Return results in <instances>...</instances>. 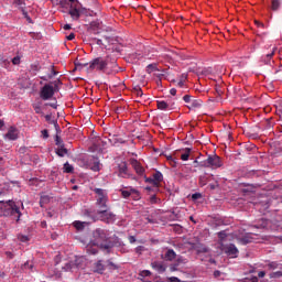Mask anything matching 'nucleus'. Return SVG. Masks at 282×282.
I'll return each instance as SVG.
<instances>
[{
    "mask_svg": "<svg viewBox=\"0 0 282 282\" xmlns=\"http://www.w3.org/2000/svg\"><path fill=\"white\" fill-rule=\"evenodd\" d=\"M170 94L171 96H175L177 94V89L175 88L170 89Z\"/></svg>",
    "mask_w": 282,
    "mask_h": 282,
    "instance_id": "52",
    "label": "nucleus"
},
{
    "mask_svg": "<svg viewBox=\"0 0 282 282\" xmlns=\"http://www.w3.org/2000/svg\"><path fill=\"white\" fill-rule=\"evenodd\" d=\"M236 239L241 246H246L248 243H252L254 239H257V235L249 232V234H236Z\"/></svg>",
    "mask_w": 282,
    "mask_h": 282,
    "instance_id": "8",
    "label": "nucleus"
},
{
    "mask_svg": "<svg viewBox=\"0 0 282 282\" xmlns=\"http://www.w3.org/2000/svg\"><path fill=\"white\" fill-rule=\"evenodd\" d=\"M184 102H191V95H185L183 97Z\"/></svg>",
    "mask_w": 282,
    "mask_h": 282,
    "instance_id": "48",
    "label": "nucleus"
},
{
    "mask_svg": "<svg viewBox=\"0 0 282 282\" xmlns=\"http://www.w3.org/2000/svg\"><path fill=\"white\" fill-rule=\"evenodd\" d=\"M13 6L23 10L25 8V0H13Z\"/></svg>",
    "mask_w": 282,
    "mask_h": 282,
    "instance_id": "25",
    "label": "nucleus"
},
{
    "mask_svg": "<svg viewBox=\"0 0 282 282\" xmlns=\"http://www.w3.org/2000/svg\"><path fill=\"white\" fill-rule=\"evenodd\" d=\"M107 263H108L110 270H118V265L116 263L111 262V260H108Z\"/></svg>",
    "mask_w": 282,
    "mask_h": 282,
    "instance_id": "39",
    "label": "nucleus"
},
{
    "mask_svg": "<svg viewBox=\"0 0 282 282\" xmlns=\"http://www.w3.org/2000/svg\"><path fill=\"white\" fill-rule=\"evenodd\" d=\"M56 154L59 156V158H65V155H67V149L65 147H61L56 150Z\"/></svg>",
    "mask_w": 282,
    "mask_h": 282,
    "instance_id": "24",
    "label": "nucleus"
},
{
    "mask_svg": "<svg viewBox=\"0 0 282 282\" xmlns=\"http://www.w3.org/2000/svg\"><path fill=\"white\" fill-rule=\"evenodd\" d=\"M74 228H76V230H84L85 226H87L86 221H80V220H76L73 223Z\"/></svg>",
    "mask_w": 282,
    "mask_h": 282,
    "instance_id": "22",
    "label": "nucleus"
},
{
    "mask_svg": "<svg viewBox=\"0 0 282 282\" xmlns=\"http://www.w3.org/2000/svg\"><path fill=\"white\" fill-rule=\"evenodd\" d=\"M274 52H276V47H274L271 53L267 54L265 57H263V62L265 63V65H270V61L274 56Z\"/></svg>",
    "mask_w": 282,
    "mask_h": 282,
    "instance_id": "23",
    "label": "nucleus"
},
{
    "mask_svg": "<svg viewBox=\"0 0 282 282\" xmlns=\"http://www.w3.org/2000/svg\"><path fill=\"white\" fill-rule=\"evenodd\" d=\"M76 39V34L74 33H70L68 36H67V41H74Z\"/></svg>",
    "mask_w": 282,
    "mask_h": 282,
    "instance_id": "47",
    "label": "nucleus"
},
{
    "mask_svg": "<svg viewBox=\"0 0 282 282\" xmlns=\"http://www.w3.org/2000/svg\"><path fill=\"white\" fill-rule=\"evenodd\" d=\"M192 199H202V195L199 193H195L192 195Z\"/></svg>",
    "mask_w": 282,
    "mask_h": 282,
    "instance_id": "46",
    "label": "nucleus"
},
{
    "mask_svg": "<svg viewBox=\"0 0 282 282\" xmlns=\"http://www.w3.org/2000/svg\"><path fill=\"white\" fill-rule=\"evenodd\" d=\"M280 6H281V3L279 2V0L272 1V10H279Z\"/></svg>",
    "mask_w": 282,
    "mask_h": 282,
    "instance_id": "36",
    "label": "nucleus"
},
{
    "mask_svg": "<svg viewBox=\"0 0 282 282\" xmlns=\"http://www.w3.org/2000/svg\"><path fill=\"white\" fill-rule=\"evenodd\" d=\"M198 252H208V249L204 247L202 250H198Z\"/></svg>",
    "mask_w": 282,
    "mask_h": 282,
    "instance_id": "63",
    "label": "nucleus"
},
{
    "mask_svg": "<svg viewBox=\"0 0 282 282\" xmlns=\"http://www.w3.org/2000/svg\"><path fill=\"white\" fill-rule=\"evenodd\" d=\"M47 202H50V196L47 195L41 196L40 206H43V204H47Z\"/></svg>",
    "mask_w": 282,
    "mask_h": 282,
    "instance_id": "33",
    "label": "nucleus"
},
{
    "mask_svg": "<svg viewBox=\"0 0 282 282\" xmlns=\"http://www.w3.org/2000/svg\"><path fill=\"white\" fill-rule=\"evenodd\" d=\"M197 107H202V100L195 99L192 101L189 109H197Z\"/></svg>",
    "mask_w": 282,
    "mask_h": 282,
    "instance_id": "30",
    "label": "nucleus"
},
{
    "mask_svg": "<svg viewBox=\"0 0 282 282\" xmlns=\"http://www.w3.org/2000/svg\"><path fill=\"white\" fill-rule=\"evenodd\" d=\"M226 237H228V235L226 234V231H220V232H218V239H220V241H224V239H226Z\"/></svg>",
    "mask_w": 282,
    "mask_h": 282,
    "instance_id": "38",
    "label": "nucleus"
},
{
    "mask_svg": "<svg viewBox=\"0 0 282 282\" xmlns=\"http://www.w3.org/2000/svg\"><path fill=\"white\" fill-rule=\"evenodd\" d=\"M62 12L69 14L73 21H78L82 14H85V8L78 0H62L59 1Z\"/></svg>",
    "mask_w": 282,
    "mask_h": 282,
    "instance_id": "1",
    "label": "nucleus"
},
{
    "mask_svg": "<svg viewBox=\"0 0 282 282\" xmlns=\"http://www.w3.org/2000/svg\"><path fill=\"white\" fill-rule=\"evenodd\" d=\"M258 276L259 279H263V276H265V271L258 272Z\"/></svg>",
    "mask_w": 282,
    "mask_h": 282,
    "instance_id": "51",
    "label": "nucleus"
},
{
    "mask_svg": "<svg viewBox=\"0 0 282 282\" xmlns=\"http://www.w3.org/2000/svg\"><path fill=\"white\" fill-rule=\"evenodd\" d=\"M96 215L100 221H105L106 224H113L117 219L116 214L109 210V207L97 209Z\"/></svg>",
    "mask_w": 282,
    "mask_h": 282,
    "instance_id": "7",
    "label": "nucleus"
},
{
    "mask_svg": "<svg viewBox=\"0 0 282 282\" xmlns=\"http://www.w3.org/2000/svg\"><path fill=\"white\" fill-rule=\"evenodd\" d=\"M209 187L212 188V191H215V188H217V185L210 184Z\"/></svg>",
    "mask_w": 282,
    "mask_h": 282,
    "instance_id": "61",
    "label": "nucleus"
},
{
    "mask_svg": "<svg viewBox=\"0 0 282 282\" xmlns=\"http://www.w3.org/2000/svg\"><path fill=\"white\" fill-rule=\"evenodd\" d=\"M20 241H22L23 243H25V241H29L28 236H21Z\"/></svg>",
    "mask_w": 282,
    "mask_h": 282,
    "instance_id": "50",
    "label": "nucleus"
},
{
    "mask_svg": "<svg viewBox=\"0 0 282 282\" xmlns=\"http://www.w3.org/2000/svg\"><path fill=\"white\" fill-rule=\"evenodd\" d=\"M21 12H22L24 19H26V21H28L29 23H32V18H30V15L28 14V11H25V8H24V9H21Z\"/></svg>",
    "mask_w": 282,
    "mask_h": 282,
    "instance_id": "34",
    "label": "nucleus"
},
{
    "mask_svg": "<svg viewBox=\"0 0 282 282\" xmlns=\"http://www.w3.org/2000/svg\"><path fill=\"white\" fill-rule=\"evenodd\" d=\"M64 30H72V25L70 24H65Z\"/></svg>",
    "mask_w": 282,
    "mask_h": 282,
    "instance_id": "57",
    "label": "nucleus"
},
{
    "mask_svg": "<svg viewBox=\"0 0 282 282\" xmlns=\"http://www.w3.org/2000/svg\"><path fill=\"white\" fill-rule=\"evenodd\" d=\"M151 265H152L153 270L159 272V274L166 272V265H164V262L154 261L151 263Z\"/></svg>",
    "mask_w": 282,
    "mask_h": 282,
    "instance_id": "16",
    "label": "nucleus"
},
{
    "mask_svg": "<svg viewBox=\"0 0 282 282\" xmlns=\"http://www.w3.org/2000/svg\"><path fill=\"white\" fill-rule=\"evenodd\" d=\"M132 167L134 169L135 173H138V175H144V167H142V165L140 164V162L133 160L131 162Z\"/></svg>",
    "mask_w": 282,
    "mask_h": 282,
    "instance_id": "17",
    "label": "nucleus"
},
{
    "mask_svg": "<svg viewBox=\"0 0 282 282\" xmlns=\"http://www.w3.org/2000/svg\"><path fill=\"white\" fill-rule=\"evenodd\" d=\"M0 217H12L15 221L21 219V210H19V206L13 200H0Z\"/></svg>",
    "mask_w": 282,
    "mask_h": 282,
    "instance_id": "3",
    "label": "nucleus"
},
{
    "mask_svg": "<svg viewBox=\"0 0 282 282\" xmlns=\"http://www.w3.org/2000/svg\"><path fill=\"white\" fill-rule=\"evenodd\" d=\"M170 270H171L172 272H177V264L171 265V267H170Z\"/></svg>",
    "mask_w": 282,
    "mask_h": 282,
    "instance_id": "49",
    "label": "nucleus"
},
{
    "mask_svg": "<svg viewBox=\"0 0 282 282\" xmlns=\"http://www.w3.org/2000/svg\"><path fill=\"white\" fill-rule=\"evenodd\" d=\"M145 182H148V184H152V186H154L155 188H158V186H160L158 181H155L154 177L145 178Z\"/></svg>",
    "mask_w": 282,
    "mask_h": 282,
    "instance_id": "32",
    "label": "nucleus"
},
{
    "mask_svg": "<svg viewBox=\"0 0 282 282\" xmlns=\"http://www.w3.org/2000/svg\"><path fill=\"white\" fill-rule=\"evenodd\" d=\"M83 263H85V258L79 257L75 259V263L74 262H68L63 267V270H65V272H74V270L76 269H80L83 268Z\"/></svg>",
    "mask_w": 282,
    "mask_h": 282,
    "instance_id": "10",
    "label": "nucleus"
},
{
    "mask_svg": "<svg viewBox=\"0 0 282 282\" xmlns=\"http://www.w3.org/2000/svg\"><path fill=\"white\" fill-rule=\"evenodd\" d=\"M267 268H269V270H276V269H279V262L269 261L268 264H267Z\"/></svg>",
    "mask_w": 282,
    "mask_h": 282,
    "instance_id": "27",
    "label": "nucleus"
},
{
    "mask_svg": "<svg viewBox=\"0 0 282 282\" xmlns=\"http://www.w3.org/2000/svg\"><path fill=\"white\" fill-rule=\"evenodd\" d=\"M7 140H18L19 138V130L14 127L9 128L8 133L4 135Z\"/></svg>",
    "mask_w": 282,
    "mask_h": 282,
    "instance_id": "15",
    "label": "nucleus"
},
{
    "mask_svg": "<svg viewBox=\"0 0 282 282\" xmlns=\"http://www.w3.org/2000/svg\"><path fill=\"white\" fill-rule=\"evenodd\" d=\"M12 63H13V65H19L21 63V57H19V56L13 57Z\"/></svg>",
    "mask_w": 282,
    "mask_h": 282,
    "instance_id": "41",
    "label": "nucleus"
},
{
    "mask_svg": "<svg viewBox=\"0 0 282 282\" xmlns=\"http://www.w3.org/2000/svg\"><path fill=\"white\" fill-rule=\"evenodd\" d=\"M281 276H282V271H275L269 274V279H281Z\"/></svg>",
    "mask_w": 282,
    "mask_h": 282,
    "instance_id": "28",
    "label": "nucleus"
},
{
    "mask_svg": "<svg viewBox=\"0 0 282 282\" xmlns=\"http://www.w3.org/2000/svg\"><path fill=\"white\" fill-rule=\"evenodd\" d=\"M41 134H42V138H44L45 140H47V138H50V132H47V130H42Z\"/></svg>",
    "mask_w": 282,
    "mask_h": 282,
    "instance_id": "42",
    "label": "nucleus"
},
{
    "mask_svg": "<svg viewBox=\"0 0 282 282\" xmlns=\"http://www.w3.org/2000/svg\"><path fill=\"white\" fill-rule=\"evenodd\" d=\"M94 272H97V274H102V272H105V264H102V260L95 263Z\"/></svg>",
    "mask_w": 282,
    "mask_h": 282,
    "instance_id": "19",
    "label": "nucleus"
},
{
    "mask_svg": "<svg viewBox=\"0 0 282 282\" xmlns=\"http://www.w3.org/2000/svg\"><path fill=\"white\" fill-rule=\"evenodd\" d=\"M147 72H148V74H151L153 72H158V65H155V64L148 65Z\"/></svg>",
    "mask_w": 282,
    "mask_h": 282,
    "instance_id": "31",
    "label": "nucleus"
},
{
    "mask_svg": "<svg viewBox=\"0 0 282 282\" xmlns=\"http://www.w3.org/2000/svg\"><path fill=\"white\" fill-rule=\"evenodd\" d=\"M251 282H259V278L252 276V278H251Z\"/></svg>",
    "mask_w": 282,
    "mask_h": 282,
    "instance_id": "58",
    "label": "nucleus"
},
{
    "mask_svg": "<svg viewBox=\"0 0 282 282\" xmlns=\"http://www.w3.org/2000/svg\"><path fill=\"white\" fill-rule=\"evenodd\" d=\"M121 195H122V197H124V198L127 199V197H130V196H131V192H129V191H122V192H121Z\"/></svg>",
    "mask_w": 282,
    "mask_h": 282,
    "instance_id": "44",
    "label": "nucleus"
},
{
    "mask_svg": "<svg viewBox=\"0 0 282 282\" xmlns=\"http://www.w3.org/2000/svg\"><path fill=\"white\" fill-rule=\"evenodd\" d=\"M137 96H142V89L137 90Z\"/></svg>",
    "mask_w": 282,
    "mask_h": 282,
    "instance_id": "62",
    "label": "nucleus"
},
{
    "mask_svg": "<svg viewBox=\"0 0 282 282\" xmlns=\"http://www.w3.org/2000/svg\"><path fill=\"white\" fill-rule=\"evenodd\" d=\"M142 274L143 276H151V271H143Z\"/></svg>",
    "mask_w": 282,
    "mask_h": 282,
    "instance_id": "55",
    "label": "nucleus"
},
{
    "mask_svg": "<svg viewBox=\"0 0 282 282\" xmlns=\"http://www.w3.org/2000/svg\"><path fill=\"white\" fill-rule=\"evenodd\" d=\"M98 248H100V246L94 245V241H93V245L91 243L87 245L86 250L88 254H98Z\"/></svg>",
    "mask_w": 282,
    "mask_h": 282,
    "instance_id": "18",
    "label": "nucleus"
},
{
    "mask_svg": "<svg viewBox=\"0 0 282 282\" xmlns=\"http://www.w3.org/2000/svg\"><path fill=\"white\" fill-rule=\"evenodd\" d=\"M64 173H74V166L67 162L64 164Z\"/></svg>",
    "mask_w": 282,
    "mask_h": 282,
    "instance_id": "29",
    "label": "nucleus"
},
{
    "mask_svg": "<svg viewBox=\"0 0 282 282\" xmlns=\"http://www.w3.org/2000/svg\"><path fill=\"white\" fill-rule=\"evenodd\" d=\"M221 250L224 253H226L231 259H237L239 256V249H237V246L230 243V245H223Z\"/></svg>",
    "mask_w": 282,
    "mask_h": 282,
    "instance_id": "11",
    "label": "nucleus"
},
{
    "mask_svg": "<svg viewBox=\"0 0 282 282\" xmlns=\"http://www.w3.org/2000/svg\"><path fill=\"white\" fill-rule=\"evenodd\" d=\"M135 252H137V254H142V252H144V247L143 246L137 247Z\"/></svg>",
    "mask_w": 282,
    "mask_h": 282,
    "instance_id": "43",
    "label": "nucleus"
},
{
    "mask_svg": "<svg viewBox=\"0 0 282 282\" xmlns=\"http://www.w3.org/2000/svg\"><path fill=\"white\" fill-rule=\"evenodd\" d=\"M48 107H52L53 109H56V104H46Z\"/></svg>",
    "mask_w": 282,
    "mask_h": 282,
    "instance_id": "59",
    "label": "nucleus"
},
{
    "mask_svg": "<svg viewBox=\"0 0 282 282\" xmlns=\"http://www.w3.org/2000/svg\"><path fill=\"white\" fill-rule=\"evenodd\" d=\"M93 191L95 193L97 210H100L102 208H109V194L107 193V189L95 188Z\"/></svg>",
    "mask_w": 282,
    "mask_h": 282,
    "instance_id": "5",
    "label": "nucleus"
},
{
    "mask_svg": "<svg viewBox=\"0 0 282 282\" xmlns=\"http://www.w3.org/2000/svg\"><path fill=\"white\" fill-rule=\"evenodd\" d=\"M40 98H42V100H51V98H54V86L50 84L44 85L40 90Z\"/></svg>",
    "mask_w": 282,
    "mask_h": 282,
    "instance_id": "9",
    "label": "nucleus"
},
{
    "mask_svg": "<svg viewBox=\"0 0 282 282\" xmlns=\"http://www.w3.org/2000/svg\"><path fill=\"white\" fill-rule=\"evenodd\" d=\"M188 158H191V148L181 151V160H183V162L188 161Z\"/></svg>",
    "mask_w": 282,
    "mask_h": 282,
    "instance_id": "21",
    "label": "nucleus"
},
{
    "mask_svg": "<svg viewBox=\"0 0 282 282\" xmlns=\"http://www.w3.org/2000/svg\"><path fill=\"white\" fill-rule=\"evenodd\" d=\"M129 241H130L131 243H135V238H134L133 236H130V237H129Z\"/></svg>",
    "mask_w": 282,
    "mask_h": 282,
    "instance_id": "56",
    "label": "nucleus"
},
{
    "mask_svg": "<svg viewBox=\"0 0 282 282\" xmlns=\"http://www.w3.org/2000/svg\"><path fill=\"white\" fill-rule=\"evenodd\" d=\"M198 166H203V169H221V166H224V162L221 161V158L214 154L209 155L206 160L200 161Z\"/></svg>",
    "mask_w": 282,
    "mask_h": 282,
    "instance_id": "6",
    "label": "nucleus"
},
{
    "mask_svg": "<svg viewBox=\"0 0 282 282\" xmlns=\"http://www.w3.org/2000/svg\"><path fill=\"white\" fill-rule=\"evenodd\" d=\"M104 41L105 42H102V40H97V45H101L106 50H116V52H120V48L111 47V45H113V40L111 37H104Z\"/></svg>",
    "mask_w": 282,
    "mask_h": 282,
    "instance_id": "13",
    "label": "nucleus"
},
{
    "mask_svg": "<svg viewBox=\"0 0 282 282\" xmlns=\"http://www.w3.org/2000/svg\"><path fill=\"white\" fill-rule=\"evenodd\" d=\"M89 69H97L98 72H108V74H118V64L112 62L109 64L108 58L97 57L89 63Z\"/></svg>",
    "mask_w": 282,
    "mask_h": 282,
    "instance_id": "2",
    "label": "nucleus"
},
{
    "mask_svg": "<svg viewBox=\"0 0 282 282\" xmlns=\"http://www.w3.org/2000/svg\"><path fill=\"white\" fill-rule=\"evenodd\" d=\"M268 226H270V220L262 219L261 228H268Z\"/></svg>",
    "mask_w": 282,
    "mask_h": 282,
    "instance_id": "40",
    "label": "nucleus"
},
{
    "mask_svg": "<svg viewBox=\"0 0 282 282\" xmlns=\"http://www.w3.org/2000/svg\"><path fill=\"white\" fill-rule=\"evenodd\" d=\"M33 109L35 113H43V109L41 108V105H33Z\"/></svg>",
    "mask_w": 282,
    "mask_h": 282,
    "instance_id": "37",
    "label": "nucleus"
},
{
    "mask_svg": "<svg viewBox=\"0 0 282 282\" xmlns=\"http://www.w3.org/2000/svg\"><path fill=\"white\" fill-rule=\"evenodd\" d=\"M93 237L94 246H100L104 250H109L111 248V245L107 243V239H109V231L105 229H96L93 232Z\"/></svg>",
    "mask_w": 282,
    "mask_h": 282,
    "instance_id": "4",
    "label": "nucleus"
},
{
    "mask_svg": "<svg viewBox=\"0 0 282 282\" xmlns=\"http://www.w3.org/2000/svg\"><path fill=\"white\" fill-rule=\"evenodd\" d=\"M156 202H158V197L152 196V197H151V204H156Z\"/></svg>",
    "mask_w": 282,
    "mask_h": 282,
    "instance_id": "54",
    "label": "nucleus"
},
{
    "mask_svg": "<svg viewBox=\"0 0 282 282\" xmlns=\"http://www.w3.org/2000/svg\"><path fill=\"white\" fill-rule=\"evenodd\" d=\"M7 257H9V259H12V252H7Z\"/></svg>",
    "mask_w": 282,
    "mask_h": 282,
    "instance_id": "64",
    "label": "nucleus"
},
{
    "mask_svg": "<svg viewBox=\"0 0 282 282\" xmlns=\"http://www.w3.org/2000/svg\"><path fill=\"white\" fill-rule=\"evenodd\" d=\"M169 281H170V282H182V280H181V279L175 278V276H171V278H169Z\"/></svg>",
    "mask_w": 282,
    "mask_h": 282,
    "instance_id": "45",
    "label": "nucleus"
},
{
    "mask_svg": "<svg viewBox=\"0 0 282 282\" xmlns=\"http://www.w3.org/2000/svg\"><path fill=\"white\" fill-rule=\"evenodd\" d=\"M214 276L217 279L219 276H221V271H215L214 272Z\"/></svg>",
    "mask_w": 282,
    "mask_h": 282,
    "instance_id": "53",
    "label": "nucleus"
},
{
    "mask_svg": "<svg viewBox=\"0 0 282 282\" xmlns=\"http://www.w3.org/2000/svg\"><path fill=\"white\" fill-rule=\"evenodd\" d=\"M156 107L161 111H170L171 109H175V102L171 100H167V101L159 100L156 101Z\"/></svg>",
    "mask_w": 282,
    "mask_h": 282,
    "instance_id": "12",
    "label": "nucleus"
},
{
    "mask_svg": "<svg viewBox=\"0 0 282 282\" xmlns=\"http://www.w3.org/2000/svg\"><path fill=\"white\" fill-rule=\"evenodd\" d=\"M175 257H177V254L175 253V251L173 249H169L163 259H165V261H173V259H175Z\"/></svg>",
    "mask_w": 282,
    "mask_h": 282,
    "instance_id": "20",
    "label": "nucleus"
},
{
    "mask_svg": "<svg viewBox=\"0 0 282 282\" xmlns=\"http://www.w3.org/2000/svg\"><path fill=\"white\" fill-rule=\"evenodd\" d=\"M152 177L154 178V181L156 183H159V185H160V182H162V180H164V176L161 174V172H155Z\"/></svg>",
    "mask_w": 282,
    "mask_h": 282,
    "instance_id": "26",
    "label": "nucleus"
},
{
    "mask_svg": "<svg viewBox=\"0 0 282 282\" xmlns=\"http://www.w3.org/2000/svg\"><path fill=\"white\" fill-rule=\"evenodd\" d=\"M256 25H258V28H263V23L256 21Z\"/></svg>",
    "mask_w": 282,
    "mask_h": 282,
    "instance_id": "60",
    "label": "nucleus"
},
{
    "mask_svg": "<svg viewBox=\"0 0 282 282\" xmlns=\"http://www.w3.org/2000/svg\"><path fill=\"white\" fill-rule=\"evenodd\" d=\"M119 177H123V178L131 177V174H129V170L127 167V163L124 162H121L119 164Z\"/></svg>",
    "mask_w": 282,
    "mask_h": 282,
    "instance_id": "14",
    "label": "nucleus"
},
{
    "mask_svg": "<svg viewBox=\"0 0 282 282\" xmlns=\"http://www.w3.org/2000/svg\"><path fill=\"white\" fill-rule=\"evenodd\" d=\"M91 171H95V172L100 171V162L95 161L94 165L91 166Z\"/></svg>",
    "mask_w": 282,
    "mask_h": 282,
    "instance_id": "35",
    "label": "nucleus"
}]
</instances>
